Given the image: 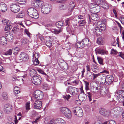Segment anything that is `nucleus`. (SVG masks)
<instances>
[{
  "label": "nucleus",
  "instance_id": "1",
  "mask_svg": "<svg viewBox=\"0 0 124 124\" xmlns=\"http://www.w3.org/2000/svg\"><path fill=\"white\" fill-rule=\"evenodd\" d=\"M44 122L46 124H66L65 121L60 118L50 120L48 117H46L44 119Z\"/></svg>",
  "mask_w": 124,
  "mask_h": 124
},
{
  "label": "nucleus",
  "instance_id": "2",
  "mask_svg": "<svg viewBox=\"0 0 124 124\" xmlns=\"http://www.w3.org/2000/svg\"><path fill=\"white\" fill-rule=\"evenodd\" d=\"M27 14L29 17L30 18L37 19L39 16V15L37 11L33 8H31L28 9Z\"/></svg>",
  "mask_w": 124,
  "mask_h": 124
},
{
  "label": "nucleus",
  "instance_id": "3",
  "mask_svg": "<svg viewBox=\"0 0 124 124\" xmlns=\"http://www.w3.org/2000/svg\"><path fill=\"white\" fill-rule=\"evenodd\" d=\"M72 110L74 114L79 117H81L83 115L82 110L80 107H74L72 108Z\"/></svg>",
  "mask_w": 124,
  "mask_h": 124
},
{
  "label": "nucleus",
  "instance_id": "4",
  "mask_svg": "<svg viewBox=\"0 0 124 124\" xmlns=\"http://www.w3.org/2000/svg\"><path fill=\"white\" fill-rule=\"evenodd\" d=\"M78 89L73 87L69 86L67 88L66 91L68 93H69L73 95H76L78 93Z\"/></svg>",
  "mask_w": 124,
  "mask_h": 124
},
{
  "label": "nucleus",
  "instance_id": "5",
  "mask_svg": "<svg viewBox=\"0 0 124 124\" xmlns=\"http://www.w3.org/2000/svg\"><path fill=\"white\" fill-rule=\"evenodd\" d=\"M41 77L40 76L35 75L33 76L32 81L33 83L35 85H38L41 83Z\"/></svg>",
  "mask_w": 124,
  "mask_h": 124
},
{
  "label": "nucleus",
  "instance_id": "6",
  "mask_svg": "<svg viewBox=\"0 0 124 124\" xmlns=\"http://www.w3.org/2000/svg\"><path fill=\"white\" fill-rule=\"evenodd\" d=\"M51 10V7L50 5H46L42 6L41 9L42 12L45 14L49 13Z\"/></svg>",
  "mask_w": 124,
  "mask_h": 124
},
{
  "label": "nucleus",
  "instance_id": "7",
  "mask_svg": "<svg viewBox=\"0 0 124 124\" xmlns=\"http://www.w3.org/2000/svg\"><path fill=\"white\" fill-rule=\"evenodd\" d=\"M114 78L111 75H107L105 78H104V81H105V84L108 85L111 84L114 81Z\"/></svg>",
  "mask_w": 124,
  "mask_h": 124
},
{
  "label": "nucleus",
  "instance_id": "8",
  "mask_svg": "<svg viewBox=\"0 0 124 124\" xmlns=\"http://www.w3.org/2000/svg\"><path fill=\"white\" fill-rule=\"evenodd\" d=\"M59 64L60 67L64 70L68 69V66L67 63L61 59H60L59 61Z\"/></svg>",
  "mask_w": 124,
  "mask_h": 124
},
{
  "label": "nucleus",
  "instance_id": "9",
  "mask_svg": "<svg viewBox=\"0 0 124 124\" xmlns=\"http://www.w3.org/2000/svg\"><path fill=\"white\" fill-rule=\"evenodd\" d=\"M10 9L13 12L17 13L19 11L20 7L17 4H14L11 6Z\"/></svg>",
  "mask_w": 124,
  "mask_h": 124
},
{
  "label": "nucleus",
  "instance_id": "10",
  "mask_svg": "<svg viewBox=\"0 0 124 124\" xmlns=\"http://www.w3.org/2000/svg\"><path fill=\"white\" fill-rule=\"evenodd\" d=\"M28 59V55L25 53H22L20 54L19 58L18 60L20 62L23 61H25Z\"/></svg>",
  "mask_w": 124,
  "mask_h": 124
},
{
  "label": "nucleus",
  "instance_id": "11",
  "mask_svg": "<svg viewBox=\"0 0 124 124\" xmlns=\"http://www.w3.org/2000/svg\"><path fill=\"white\" fill-rule=\"evenodd\" d=\"M37 93L33 94V96L34 98L36 99L40 100L42 99L43 97V95L40 92L38 91Z\"/></svg>",
  "mask_w": 124,
  "mask_h": 124
},
{
  "label": "nucleus",
  "instance_id": "12",
  "mask_svg": "<svg viewBox=\"0 0 124 124\" xmlns=\"http://www.w3.org/2000/svg\"><path fill=\"white\" fill-rule=\"evenodd\" d=\"M100 22H97L95 25L96 27L92 29L93 32L95 33H97L98 34H100L101 33V32L99 28L100 27L98 26V25H100Z\"/></svg>",
  "mask_w": 124,
  "mask_h": 124
},
{
  "label": "nucleus",
  "instance_id": "13",
  "mask_svg": "<svg viewBox=\"0 0 124 124\" xmlns=\"http://www.w3.org/2000/svg\"><path fill=\"white\" fill-rule=\"evenodd\" d=\"M100 114L105 116L108 117L110 115V112L104 108H101L100 111Z\"/></svg>",
  "mask_w": 124,
  "mask_h": 124
},
{
  "label": "nucleus",
  "instance_id": "14",
  "mask_svg": "<svg viewBox=\"0 0 124 124\" xmlns=\"http://www.w3.org/2000/svg\"><path fill=\"white\" fill-rule=\"evenodd\" d=\"M42 103L40 101H36L34 104V107L35 109H39L42 106Z\"/></svg>",
  "mask_w": 124,
  "mask_h": 124
},
{
  "label": "nucleus",
  "instance_id": "15",
  "mask_svg": "<svg viewBox=\"0 0 124 124\" xmlns=\"http://www.w3.org/2000/svg\"><path fill=\"white\" fill-rule=\"evenodd\" d=\"M7 9V7L6 4L4 2H1L0 3V11L2 12H5Z\"/></svg>",
  "mask_w": 124,
  "mask_h": 124
},
{
  "label": "nucleus",
  "instance_id": "16",
  "mask_svg": "<svg viewBox=\"0 0 124 124\" xmlns=\"http://www.w3.org/2000/svg\"><path fill=\"white\" fill-rule=\"evenodd\" d=\"M95 52L96 54H99L103 55L105 54H107L108 52L101 48H97L95 50Z\"/></svg>",
  "mask_w": 124,
  "mask_h": 124
},
{
  "label": "nucleus",
  "instance_id": "17",
  "mask_svg": "<svg viewBox=\"0 0 124 124\" xmlns=\"http://www.w3.org/2000/svg\"><path fill=\"white\" fill-rule=\"evenodd\" d=\"M4 111L7 113H10L11 110V108L10 105L8 104L5 105L4 106Z\"/></svg>",
  "mask_w": 124,
  "mask_h": 124
},
{
  "label": "nucleus",
  "instance_id": "18",
  "mask_svg": "<svg viewBox=\"0 0 124 124\" xmlns=\"http://www.w3.org/2000/svg\"><path fill=\"white\" fill-rule=\"evenodd\" d=\"M100 25H98L99 26H98L100 27L99 28L101 32V33L102 31H105L106 29V26L105 24L101 23L100 22Z\"/></svg>",
  "mask_w": 124,
  "mask_h": 124
},
{
  "label": "nucleus",
  "instance_id": "19",
  "mask_svg": "<svg viewBox=\"0 0 124 124\" xmlns=\"http://www.w3.org/2000/svg\"><path fill=\"white\" fill-rule=\"evenodd\" d=\"M104 39L102 37H100L98 38L97 40V43L100 45L103 44L104 43Z\"/></svg>",
  "mask_w": 124,
  "mask_h": 124
},
{
  "label": "nucleus",
  "instance_id": "20",
  "mask_svg": "<svg viewBox=\"0 0 124 124\" xmlns=\"http://www.w3.org/2000/svg\"><path fill=\"white\" fill-rule=\"evenodd\" d=\"M87 97V96L85 93L80 94L78 96V98L81 101L85 100Z\"/></svg>",
  "mask_w": 124,
  "mask_h": 124
},
{
  "label": "nucleus",
  "instance_id": "21",
  "mask_svg": "<svg viewBox=\"0 0 124 124\" xmlns=\"http://www.w3.org/2000/svg\"><path fill=\"white\" fill-rule=\"evenodd\" d=\"M7 41L6 39L4 37H2L0 38V43L2 45H5L7 44Z\"/></svg>",
  "mask_w": 124,
  "mask_h": 124
},
{
  "label": "nucleus",
  "instance_id": "22",
  "mask_svg": "<svg viewBox=\"0 0 124 124\" xmlns=\"http://www.w3.org/2000/svg\"><path fill=\"white\" fill-rule=\"evenodd\" d=\"M75 4L74 1H72L70 2L69 6V10L71 11H72L75 7Z\"/></svg>",
  "mask_w": 124,
  "mask_h": 124
},
{
  "label": "nucleus",
  "instance_id": "23",
  "mask_svg": "<svg viewBox=\"0 0 124 124\" xmlns=\"http://www.w3.org/2000/svg\"><path fill=\"white\" fill-rule=\"evenodd\" d=\"M64 115L68 119H70L71 117V113L69 109Z\"/></svg>",
  "mask_w": 124,
  "mask_h": 124
},
{
  "label": "nucleus",
  "instance_id": "24",
  "mask_svg": "<svg viewBox=\"0 0 124 124\" xmlns=\"http://www.w3.org/2000/svg\"><path fill=\"white\" fill-rule=\"evenodd\" d=\"M52 33L55 34H59L62 31L61 29H50Z\"/></svg>",
  "mask_w": 124,
  "mask_h": 124
},
{
  "label": "nucleus",
  "instance_id": "25",
  "mask_svg": "<svg viewBox=\"0 0 124 124\" xmlns=\"http://www.w3.org/2000/svg\"><path fill=\"white\" fill-rule=\"evenodd\" d=\"M98 15L95 13H92L91 16V19L94 21H97L98 19Z\"/></svg>",
  "mask_w": 124,
  "mask_h": 124
},
{
  "label": "nucleus",
  "instance_id": "26",
  "mask_svg": "<svg viewBox=\"0 0 124 124\" xmlns=\"http://www.w3.org/2000/svg\"><path fill=\"white\" fill-rule=\"evenodd\" d=\"M29 72L30 74H31V75L32 77H33V76L35 75L36 74V70L33 69H31L29 70Z\"/></svg>",
  "mask_w": 124,
  "mask_h": 124
},
{
  "label": "nucleus",
  "instance_id": "27",
  "mask_svg": "<svg viewBox=\"0 0 124 124\" xmlns=\"http://www.w3.org/2000/svg\"><path fill=\"white\" fill-rule=\"evenodd\" d=\"M64 22L62 21H59L56 23V26L58 28H61L62 26H63Z\"/></svg>",
  "mask_w": 124,
  "mask_h": 124
},
{
  "label": "nucleus",
  "instance_id": "28",
  "mask_svg": "<svg viewBox=\"0 0 124 124\" xmlns=\"http://www.w3.org/2000/svg\"><path fill=\"white\" fill-rule=\"evenodd\" d=\"M68 109L69 108H68L63 107L60 109V111L61 113L64 114Z\"/></svg>",
  "mask_w": 124,
  "mask_h": 124
},
{
  "label": "nucleus",
  "instance_id": "29",
  "mask_svg": "<svg viewBox=\"0 0 124 124\" xmlns=\"http://www.w3.org/2000/svg\"><path fill=\"white\" fill-rule=\"evenodd\" d=\"M33 57L32 61L33 63L35 65L38 64L39 62V61L38 59V58L34 57V56H33Z\"/></svg>",
  "mask_w": 124,
  "mask_h": 124
},
{
  "label": "nucleus",
  "instance_id": "30",
  "mask_svg": "<svg viewBox=\"0 0 124 124\" xmlns=\"http://www.w3.org/2000/svg\"><path fill=\"white\" fill-rule=\"evenodd\" d=\"M97 59L100 64L102 65H103L104 63L103 62V60L102 58L101 57L98 56L97 57Z\"/></svg>",
  "mask_w": 124,
  "mask_h": 124
},
{
  "label": "nucleus",
  "instance_id": "31",
  "mask_svg": "<svg viewBox=\"0 0 124 124\" xmlns=\"http://www.w3.org/2000/svg\"><path fill=\"white\" fill-rule=\"evenodd\" d=\"M110 112V115L112 116H114L117 113L116 111L114 108L111 109Z\"/></svg>",
  "mask_w": 124,
  "mask_h": 124
},
{
  "label": "nucleus",
  "instance_id": "32",
  "mask_svg": "<svg viewBox=\"0 0 124 124\" xmlns=\"http://www.w3.org/2000/svg\"><path fill=\"white\" fill-rule=\"evenodd\" d=\"M116 99L120 102L124 100L123 97L120 95H118L117 96Z\"/></svg>",
  "mask_w": 124,
  "mask_h": 124
},
{
  "label": "nucleus",
  "instance_id": "33",
  "mask_svg": "<svg viewBox=\"0 0 124 124\" xmlns=\"http://www.w3.org/2000/svg\"><path fill=\"white\" fill-rule=\"evenodd\" d=\"M100 6L105 9H107L109 8L108 5L105 1Z\"/></svg>",
  "mask_w": 124,
  "mask_h": 124
},
{
  "label": "nucleus",
  "instance_id": "34",
  "mask_svg": "<svg viewBox=\"0 0 124 124\" xmlns=\"http://www.w3.org/2000/svg\"><path fill=\"white\" fill-rule=\"evenodd\" d=\"M83 43L85 44V46H86L88 45L89 40L87 38H84L82 41Z\"/></svg>",
  "mask_w": 124,
  "mask_h": 124
},
{
  "label": "nucleus",
  "instance_id": "35",
  "mask_svg": "<svg viewBox=\"0 0 124 124\" xmlns=\"http://www.w3.org/2000/svg\"><path fill=\"white\" fill-rule=\"evenodd\" d=\"M83 81L85 84V89L87 91L89 89V83L84 80H83Z\"/></svg>",
  "mask_w": 124,
  "mask_h": 124
},
{
  "label": "nucleus",
  "instance_id": "36",
  "mask_svg": "<svg viewBox=\"0 0 124 124\" xmlns=\"http://www.w3.org/2000/svg\"><path fill=\"white\" fill-rule=\"evenodd\" d=\"M116 111V112L120 113V112H121L122 110V108L121 107H116L114 108Z\"/></svg>",
  "mask_w": 124,
  "mask_h": 124
},
{
  "label": "nucleus",
  "instance_id": "37",
  "mask_svg": "<svg viewBox=\"0 0 124 124\" xmlns=\"http://www.w3.org/2000/svg\"><path fill=\"white\" fill-rule=\"evenodd\" d=\"M82 44L81 41L80 42H77L76 45V46L77 47L79 48H82L84 47V46H82Z\"/></svg>",
  "mask_w": 124,
  "mask_h": 124
},
{
  "label": "nucleus",
  "instance_id": "38",
  "mask_svg": "<svg viewBox=\"0 0 124 124\" xmlns=\"http://www.w3.org/2000/svg\"><path fill=\"white\" fill-rule=\"evenodd\" d=\"M7 25L5 26V31H7L10 30L12 28V26L8 24H7Z\"/></svg>",
  "mask_w": 124,
  "mask_h": 124
},
{
  "label": "nucleus",
  "instance_id": "39",
  "mask_svg": "<svg viewBox=\"0 0 124 124\" xmlns=\"http://www.w3.org/2000/svg\"><path fill=\"white\" fill-rule=\"evenodd\" d=\"M16 1L20 4H25L26 2V0H16Z\"/></svg>",
  "mask_w": 124,
  "mask_h": 124
},
{
  "label": "nucleus",
  "instance_id": "40",
  "mask_svg": "<svg viewBox=\"0 0 124 124\" xmlns=\"http://www.w3.org/2000/svg\"><path fill=\"white\" fill-rule=\"evenodd\" d=\"M85 23V21L84 20L79 21L78 22V23L80 26H84Z\"/></svg>",
  "mask_w": 124,
  "mask_h": 124
},
{
  "label": "nucleus",
  "instance_id": "41",
  "mask_svg": "<svg viewBox=\"0 0 124 124\" xmlns=\"http://www.w3.org/2000/svg\"><path fill=\"white\" fill-rule=\"evenodd\" d=\"M59 7L60 9L61 10H65L67 8V6L65 4L61 5Z\"/></svg>",
  "mask_w": 124,
  "mask_h": 124
},
{
  "label": "nucleus",
  "instance_id": "42",
  "mask_svg": "<svg viewBox=\"0 0 124 124\" xmlns=\"http://www.w3.org/2000/svg\"><path fill=\"white\" fill-rule=\"evenodd\" d=\"M12 50L11 49H10L6 52L4 53L5 55H11L12 53Z\"/></svg>",
  "mask_w": 124,
  "mask_h": 124
},
{
  "label": "nucleus",
  "instance_id": "43",
  "mask_svg": "<svg viewBox=\"0 0 124 124\" xmlns=\"http://www.w3.org/2000/svg\"><path fill=\"white\" fill-rule=\"evenodd\" d=\"M19 28H18L17 27H15L13 28L12 31L14 33H17L19 31Z\"/></svg>",
  "mask_w": 124,
  "mask_h": 124
},
{
  "label": "nucleus",
  "instance_id": "44",
  "mask_svg": "<svg viewBox=\"0 0 124 124\" xmlns=\"http://www.w3.org/2000/svg\"><path fill=\"white\" fill-rule=\"evenodd\" d=\"M52 43L49 40H47L46 42V45L49 47L51 46Z\"/></svg>",
  "mask_w": 124,
  "mask_h": 124
},
{
  "label": "nucleus",
  "instance_id": "45",
  "mask_svg": "<svg viewBox=\"0 0 124 124\" xmlns=\"http://www.w3.org/2000/svg\"><path fill=\"white\" fill-rule=\"evenodd\" d=\"M7 39H8L9 42L12 41L13 40V36L12 35H9L8 36Z\"/></svg>",
  "mask_w": 124,
  "mask_h": 124
},
{
  "label": "nucleus",
  "instance_id": "46",
  "mask_svg": "<svg viewBox=\"0 0 124 124\" xmlns=\"http://www.w3.org/2000/svg\"><path fill=\"white\" fill-rule=\"evenodd\" d=\"M87 93L88 94L87 95L88 97L89 100L90 101H92V93H91L89 92H87Z\"/></svg>",
  "mask_w": 124,
  "mask_h": 124
},
{
  "label": "nucleus",
  "instance_id": "47",
  "mask_svg": "<svg viewBox=\"0 0 124 124\" xmlns=\"http://www.w3.org/2000/svg\"><path fill=\"white\" fill-rule=\"evenodd\" d=\"M107 123V124H116V123L113 120H110L108 122H106Z\"/></svg>",
  "mask_w": 124,
  "mask_h": 124
},
{
  "label": "nucleus",
  "instance_id": "48",
  "mask_svg": "<svg viewBox=\"0 0 124 124\" xmlns=\"http://www.w3.org/2000/svg\"><path fill=\"white\" fill-rule=\"evenodd\" d=\"M67 31L69 32H72L74 31L73 29L71 27H67Z\"/></svg>",
  "mask_w": 124,
  "mask_h": 124
},
{
  "label": "nucleus",
  "instance_id": "49",
  "mask_svg": "<svg viewBox=\"0 0 124 124\" xmlns=\"http://www.w3.org/2000/svg\"><path fill=\"white\" fill-rule=\"evenodd\" d=\"M71 21V20L70 18H68L65 21L66 25L69 26V24Z\"/></svg>",
  "mask_w": 124,
  "mask_h": 124
},
{
  "label": "nucleus",
  "instance_id": "50",
  "mask_svg": "<svg viewBox=\"0 0 124 124\" xmlns=\"http://www.w3.org/2000/svg\"><path fill=\"white\" fill-rule=\"evenodd\" d=\"M2 97L3 99H7L8 98L7 94L6 93H3L2 94Z\"/></svg>",
  "mask_w": 124,
  "mask_h": 124
},
{
  "label": "nucleus",
  "instance_id": "51",
  "mask_svg": "<svg viewBox=\"0 0 124 124\" xmlns=\"http://www.w3.org/2000/svg\"><path fill=\"white\" fill-rule=\"evenodd\" d=\"M13 50H14L15 52H14L15 53V54H17L18 53L17 52L19 51V49L18 47H16L15 48H12Z\"/></svg>",
  "mask_w": 124,
  "mask_h": 124
},
{
  "label": "nucleus",
  "instance_id": "52",
  "mask_svg": "<svg viewBox=\"0 0 124 124\" xmlns=\"http://www.w3.org/2000/svg\"><path fill=\"white\" fill-rule=\"evenodd\" d=\"M52 27V25L50 23H49L46 25V28L50 31V29H51L50 28Z\"/></svg>",
  "mask_w": 124,
  "mask_h": 124
},
{
  "label": "nucleus",
  "instance_id": "53",
  "mask_svg": "<svg viewBox=\"0 0 124 124\" xmlns=\"http://www.w3.org/2000/svg\"><path fill=\"white\" fill-rule=\"evenodd\" d=\"M2 22L3 24L4 25L7 24H8L7 20V19H3L2 21Z\"/></svg>",
  "mask_w": 124,
  "mask_h": 124
},
{
  "label": "nucleus",
  "instance_id": "54",
  "mask_svg": "<svg viewBox=\"0 0 124 124\" xmlns=\"http://www.w3.org/2000/svg\"><path fill=\"white\" fill-rule=\"evenodd\" d=\"M33 56H34V57L35 58H38L40 56V54L38 52H35L34 55Z\"/></svg>",
  "mask_w": 124,
  "mask_h": 124
},
{
  "label": "nucleus",
  "instance_id": "55",
  "mask_svg": "<svg viewBox=\"0 0 124 124\" xmlns=\"http://www.w3.org/2000/svg\"><path fill=\"white\" fill-rule=\"evenodd\" d=\"M30 103L29 102H27L26 104V110H29L30 108Z\"/></svg>",
  "mask_w": 124,
  "mask_h": 124
},
{
  "label": "nucleus",
  "instance_id": "56",
  "mask_svg": "<svg viewBox=\"0 0 124 124\" xmlns=\"http://www.w3.org/2000/svg\"><path fill=\"white\" fill-rule=\"evenodd\" d=\"M70 96L69 95H64L63 96V98L65 99H66L68 100L69 98L70 97Z\"/></svg>",
  "mask_w": 124,
  "mask_h": 124
},
{
  "label": "nucleus",
  "instance_id": "57",
  "mask_svg": "<svg viewBox=\"0 0 124 124\" xmlns=\"http://www.w3.org/2000/svg\"><path fill=\"white\" fill-rule=\"evenodd\" d=\"M24 32L29 37H30V35L31 34L26 29H25L24 31Z\"/></svg>",
  "mask_w": 124,
  "mask_h": 124
},
{
  "label": "nucleus",
  "instance_id": "58",
  "mask_svg": "<svg viewBox=\"0 0 124 124\" xmlns=\"http://www.w3.org/2000/svg\"><path fill=\"white\" fill-rule=\"evenodd\" d=\"M119 20L121 23L124 24V17H120Z\"/></svg>",
  "mask_w": 124,
  "mask_h": 124
},
{
  "label": "nucleus",
  "instance_id": "59",
  "mask_svg": "<svg viewBox=\"0 0 124 124\" xmlns=\"http://www.w3.org/2000/svg\"><path fill=\"white\" fill-rule=\"evenodd\" d=\"M100 75L99 74H93V79L94 80L95 78H97Z\"/></svg>",
  "mask_w": 124,
  "mask_h": 124
},
{
  "label": "nucleus",
  "instance_id": "60",
  "mask_svg": "<svg viewBox=\"0 0 124 124\" xmlns=\"http://www.w3.org/2000/svg\"><path fill=\"white\" fill-rule=\"evenodd\" d=\"M87 76L89 77L90 79H92L93 78V74H91L90 73H87Z\"/></svg>",
  "mask_w": 124,
  "mask_h": 124
},
{
  "label": "nucleus",
  "instance_id": "61",
  "mask_svg": "<svg viewBox=\"0 0 124 124\" xmlns=\"http://www.w3.org/2000/svg\"><path fill=\"white\" fill-rule=\"evenodd\" d=\"M100 94H101L103 96H106V93L104 91H101L100 92Z\"/></svg>",
  "mask_w": 124,
  "mask_h": 124
},
{
  "label": "nucleus",
  "instance_id": "62",
  "mask_svg": "<svg viewBox=\"0 0 124 124\" xmlns=\"http://www.w3.org/2000/svg\"><path fill=\"white\" fill-rule=\"evenodd\" d=\"M120 54L119 56L121 57L124 60V54L122 52H119Z\"/></svg>",
  "mask_w": 124,
  "mask_h": 124
},
{
  "label": "nucleus",
  "instance_id": "63",
  "mask_svg": "<svg viewBox=\"0 0 124 124\" xmlns=\"http://www.w3.org/2000/svg\"><path fill=\"white\" fill-rule=\"evenodd\" d=\"M86 67L87 71H90L91 69L90 66L88 65H87L86 66Z\"/></svg>",
  "mask_w": 124,
  "mask_h": 124
},
{
  "label": "nucleus",
  "instance_id": "64",
  "mask_svg": "<svg viewBox=\"0 0 124 124\" xmlns=\"http://www.w3.org/2000/svg\"><path fill=\"white\" fill-rule=\"evenodd\" d=\"M73 83L75 85H77L79 83V81L78 80H76L73 81Z\"/></svg>",
  "mask_w": 124,
  "mask_h": 124
}]
</instances>
